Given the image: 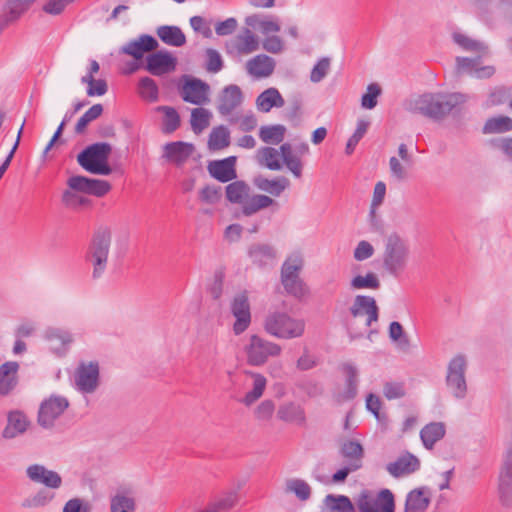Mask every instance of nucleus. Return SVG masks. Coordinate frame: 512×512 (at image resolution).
<instances>
[{"mask_svg":"<svg viewBox=\"0 0 512 512\" xmlns=\"http://www.w3.org/2000/svg\"><path fill=\"white\" fill-rule=\"evenodd\" d=\"M468 96L462 93H424L406 103V109L415 114L423 115L434 121L444 119L460 104L467 101Z\"/></svg>","mask_w":512,"mask_h":512,"instance_id":"obj_1","label":"nucleus"},{"mask_svg":"<svg viewBox=\"0 0 512 512\" xmlns=\"http://www.w3.org/2000/svg\"><path fill=\"white\" fill-rule=\"evenodd\" d=\"M112 241V232L108 227H100L93 234L87 249L85 260L92 266V278L102 277L106 271Z\"/></svg>","mask_w":512,"mask_h":512,"instance_id":"obj_2","label":"nucleus"},{"mask_svg":"<svg viewBox=\"0 0 512 512\" xmlns=\"http://www.w3.org/2000/svg\"><path fill=\"white\" fill-rule=\"evenodd\" d=\"M409 245L399 234L391 233L387 236L383 251V268L393 277H399L407 267L409 259Z\"/></svg>","mask_w":512,"mask_h":512,"instance_id":"obj_3","label":"nucleus"},{"mask_svg":"<svg viewBox=\"0 0 512 512\" xmlns=\"http://www.w3.org/2000/svg\"><path fill=\"white\" fill-rule=\"evenodd\" d=\"M111 152L112 146L109 143H93L77 155V162L89 173L107 176L112 173L108 163Z\"/></svg>","mask_w":512,"mask_h":512,"instance_id":"obj_4","label":"nucleus"},{"mask_svg":"<svg viewBox=\"0 0 512 512\" xmlns=\"http://www.w3.org/2000/svg\"><path fill=\"white\" fill-rule=\"evenodd\" d=\"M264 328L267 333L277 338L293 339L304 334L305 322L284 312H274L266 317Z\"/></svg>","mask_w":512,"mask_h":512,"instance_id":"obj_5","label":"nucleus"},{"mask_svg":"<svg viewBox=\"0 0 512 512\" xmlns=\"http://www.w3.org/2000/svg\"><path fill=\"white\" fill-rule=\"evenodd\" d=\"M358 512H395V499L389 489H382L376 496L370 490H362L355 498Z\"/></svg>","mask_w":512,"mask_h":512,"instance_id":"obj_6","label":"nucleus"},{"mask_svg":"<svg viewBox=\"0 0 512 512\" xmlns=\"http://www.w3.org/2000/svg\"><path fill=\"white\" fill-rule=\"evenodd\" d=\"M281 346L270 342L258 335H251L249 344L245 347L248 364L252 366H261L265 364L269 357L280 355Z\"/></svg>","mask_w":512,"mask_h":512,"instance_id":"obj_7","label":"nucleus"},{"mask_svg":"<svg viewBox=\"0 0 512 512\" xmlns=\"http://www.w3.org/2000/svg\"><path fill=\"white\" fill-rule=\"evenodd\" d=\"M466 367L467 362L463 355L455 356L448 364L446 384L458 399H463L466 396Z\"/></svg>","mask_w":512,"mask_h":512,"instance_id":"obj_8","label":"nucleus"},{"mask_svg":"<svg viewBox=\"0 0 512 512\" xmlns=\"http://www.w3.org/2000/svg\"><path fill=\"white\" fill-rule=\"evenodd\" d=\"M99 364L97 361L81 362L75 370V386L84 394L94 393L99 386Z\"/></svg>","mask_w":512,"mask_h":512,"instance_id":"obj_9","label":"nucleus"},{"mask_svg":"<svg viewBox=\"0 0 512 512\" xmlns=\"http://www.w3.org/2000/svg\"><path fill=\"white\" fill-rule=\"evenodd\" d=\"M69 402L62 396H51L42 402L38 411V424L45 428L54 426L55 420L68 408Z\"/></svg>","mask_w":512,"mask_h":512,"instance_id":"obj_10","label":"nucleus"},{"mask_svg":"<svg viewBox=\"0 0 512 512\" xmlns=\"http://www.w3.org/2000/svg\"><path fill=\"white\" fill-rule=\"evenodd\" d=\"M231 313L235 317L233 331L235 335H240L246 331L251 323V312L248 294L243 291L237 294L231 303Z\"/></svg>","mask_w":512,"mask_h":512,"instance_id":"obj_11","label":"nucleus"},{"mask_svg":"<svg viewBox=\"0 0 512 512\" xmlns=\"http://www.w3.org/2000/svg\"><path fill=\"white\" fill-rule=\"evenodd\" d=\"M349 312L353 319L366 315V328L370 327L373 322L378 321L379 318V308L375 299L367 295L355 296Z\"/></svg>","mask_w":512,"mask_h":512,"instance_id":"obj_12","label":"nucleus"},{"mask_svg":"<svg viewBox=\"0 0 512 512\" xmlns=\"http://www.w3.org/2000/svg\"><path fill=\"white\" fill-rule=\"evenodd\" d=\"M177 59L168 51H156L146 58L145 69L154 76H161L176 69Z\"/></svg>","mask_w":512,"mask_h":512,"instance_id":"obj_13","label":"nucleus"},{"mask_svg":"<svg viewBox=\"0 0 512 512\" xmlns=\"http://www.w3.org/2000/svg\"><path fill=\"white\" fill-rule=\"evenodd\" d=\"M208 92L209 85L207 83L197 78H187L181 87L180 95L185 102L202 105L209 101Z\"/></svg>","mask_w":512,"mask_h":512,"instance_id":"obj_14","label":"nucleus"},{"mask_svg":"<svg viewBox=\"0 0 512 512\" xmlns=\"http://www.w3.org/2000/svg\"><path fill=\"white\" fill-rule=\"evenodd\" d=\"M31 422L27 415L21 410H11L7 413V423L2 430L1 436L5 440L15 439L23 435L30 427Z\"/></svg>","mask_w":512,"mask_h":512,"instance_id":"obj_15","label":"nucleus"},{"mask_svg":"<svg viewBox=\"0 0 512 512\" xmlns=\"http://www.w3.org/2000/svg\"><path fill=\"white\" fill-rule=\"evenodd\" d=\"M27 477L34 483L42 484L48 489H58L62 485L61 476L40 464H33L26 469Z\"/></svg>","mask_w":512,"mask_h":512,"instance_id":"obj_16","label":"nucleus"},{"mask_svg":"<svg viewBox=\"0 0 512 512\" xmlns=\"http://www.w3.org/2000/svg\"><path fill=\"white\" fill-rule=\"evenodd\" d=\"M158 41L151 35L142 34L138 39L131 40L120 48V53L141 60L145 53L155 51Z\"/></svg>","mask_w":512,"mask_h":512,"instance_id":"obj_17","label":"nucleus"},{"mask_svg":"<svg viewBox=\"0 0 512 512\" xmlns=\"http://www.w3.org/2000/svg\"><path fill=\"white\" fill-rule=\"evenodd\" d=\"M499 497L503 506L512 507V448L507 452L499 475Z\"/></svg>","mask_w":512,"mask_h":512,"instance_id":"obj_18","label":"nucleus"},{"mask_svg":"<svg viewBox=\"0 0 512 512\" xmlns=\"http://www.w3.org/2000/svg\"><path fill=\"white\" fill-rule=\"evenodd\" d=\"M195 147L192 143L175 141L166 143L163 147V155L168 162L176 166H182L193 154Z\"/></svg>","mask_w":512,"mask_h":512,"instance_id":"obj_19","label":"nucleus"},{"mask_svg":"<svg viewBox=\"0 0 512 512\" xmlns=\"http://www.w3.org/2000/svg\"><path fill=\"white\" fill-rule=\"evenodd\" d=\"M243 102V93L238 85L230 84L226 86L219 95L218 112L223 115H229Z\"/></svg>","mask_w":512,"mask_h":512,"instance_id":"obj_20","label":"nucleus"},{"mask_svg":"<svg viewBox=\"0 0 512 512\" xmlns=\"http://www.w3.org/2000/svg\"><path fill=\"white\" fill-rule=\"evenodd\" d=\"M247 253L251 262L259 268L272 266L277 256L276 249L266 243H254L250 245Z\"/></svg>","mask_w":512,"mask_h":512,"instance_id":"obj_21","label":"nucleus"},{"mask_svg":"<svg viewBox=\"0 0 512 512\" xmlns=\"http://www.w3.org/2000/svg\"><path fill=\"white\" fill-rule=\"evenodd\" d=\"M236 161L237 158L235 156L211 161L208 164V171L213 178L220 182L226 183L232 181L237 177L235 169Z\"/></svg>","mask_w":512,"mask_h":512,"instance_id":"obj_22","label":"nucleus"},{"mask_svg":"<svg viewBox=\"0 0 512 512\" xmlns=\"http://www.w3.org/2000/svg\"><path fill=\"white\" fill-rule=\"evenodd\" d=\"M44 338L50 343L51 350L59 356L64 355L73 342V337L69 331L56 327L47 328Z\"/></svg>","mask_w":512,"mask_h":512,"instance_id":"obj_23","label":"nucleus"},{"mask_svg":"<svg viewBox=\"0 0 512 512\" xmlns=\"http://www.w3.org/2000/svg\"><path fill=\"white\" fill-rule=\"evenodd\" d=\"M419 468V459L409 452L400 456L396 461L391 462L386 466L389 474L395 478H400L404 475L412 474L419 470Z\"/></svg>","mask_w":512,"mask_h":512,"instance_id":"obj_24","label":"nucleus"},{"mask_svg":"<svg viewBox=\"0 0 512 512\" xmlns=\"http://www.w3.org/2000/svg\"><path fill=\"white\" fill-rule=\"evenodd\" d=\"M19 363L8 361L0 366V395H9L18 385Z\"/></svg>","mask_w":512,"mask_h":512,"instance_id":"obj_25","label":"nucleus"},{"mask_svg":"<svg viewBox=\"0 0 512 512\" xmlns=\"http://www.w3.org/2000/svg\"><path fill=\"white\" fill-rule=\"evenodd\" d=\"M431 502L430 490L426 487L413 489L406 496L405 512H424Z\"/></svg>","mask_w":512,"mask_h":512,"instance_id":"obj_26","label":"nucleus"},{"mask_svg":"<svg viewBox=\"0 0 512 512\" xmlns=\"http://www.w3.org/2000/svg\"><path fill=\"white\" fill-rule=\"evenodd\" d=\"M35 0H8L7 11L0 16V32L16 21Z\"/></svg>","mask_w":512,"mask_h":512,"instance_id":"obj_27","label":"nucleus"},{"mask_svg":"<svg viewBox=\"0 0 512 512\" xmlns=\"http://www.w3.org/2000/svg\"><path fill=\"white\" fill-rule=\"evenodd\" d=\"M274 68V60L265 54L257 55L247 62L248 73L258 78L270 76Z\"/></svg>","mask_w":512,"mask_h":512,"instance_id":"obj_28","label":"nucleus"},{"mask_svg":"<svg viewBox=\"0 0 512 512\" xmlns=\"http://www.w3.org/2000/svg\"><path fill=\"white\" fill-rule=\"evenodd\" d=\"M230 47L237 50L240 54H249L258 49L259 43L253 32L245 28L242 34H239L231 44L227 45L228 52H231Z\"/></svg>","mask_w":512,"mask_h":512,"instance_id":"obj_29","label":"nucleus"},{"mask_svg":"<svg viewBox=\"0 0 512 512\" xmlns=\"http://www.w3.org/2000/svg\"><path fill=\"white\" fill-rule=\"evenodd\" d=\"M284 105V98L274 87L264 90L256 99L258 110L264 113H268L273 107L280 108Z\"/></svg>","mask_w":512,"mask_h":512,"instance_id":"obj_30","label":"nucleus"},{"mask_svg":"<svg viewBox=\"0 0 512 512\" xmlns=\"http://www.w3.org/2000/svg\"><path fill=\"white\" fill-rule=\"evenodd\" d=\"M159 39L174 47H181L186 43V36L178 26L162 25L156 29Z\"/></svg>","mask_w":512,"mask_h":512,"instance_id":"obj_31","label":"nucleus"},{"mask_svg":"<svg viewBox=\"0 0 512 512\" xmlns=\"http://www.w3.org/2000/svg\"><path fill=\"white\" fill-rule=\"evenodd\" d=\"M254 185L258 189L277 197L280 196V194L290 185V181L284 176L269 180L264 176L259 175L254 178Z\"/></svg>","mask_w":512,"mask_h":512,"instance_id":"obj_32","label":"nucleus"},{"mask_svg":"<svg viewBox=\"0 0 512 512\" xmlns=\"http://www.w3.org/2000/svg\"><path fill=\"white\" fill-rule=\"evenodd\" d=\"M445 425L442 422H432L420 431V438L426 449H432L435 443L445 436Z\"/></svg>","mask_w":512,"mask_h":512,"instance_id":"obj_33","label":"nucleus"},{"mask_svg":"<svg viewBox=\"0 0 512 512\" xmlns=\"http://www.w3.org/2000/svg\"><path fill=\"white\" fill-rule=\"evenodd\" d=\"M452 38L465 51L475 52L477 55H489V47L482 41L473 39L460 32L453 33Z\"/></svg>","mask_w":512,"mask_h":512,"instance_id":"obj_34","label":"nucleus"},{"mask_svg":"<svg viewBox=\"0 0 512 512\" xmlns=\"http://www.w3.org/2000/svg\"><path fill=\"white\" fill-rule=\"evenodd\" d=\"M279 419L286 422L303 424L305 422V413L302 407L296 403L289 402L279 407L277 411Z\"/></svg>","mask_w":512,"mask_h":512,"instance_id":"obj_35","label":"nucleus"},{"mask_svg":"<svg viewBox=\"0 0 512 512\" xmlns=\"http://www.w3.org/2000/svg\"><path fill=\"white\" fill-rule=\"evenodd\" d=\"M512 131V118L499 115L488 118L482 128L483 134H500Z\"/></svg>","mask_w":512,"mask_h":512,"instance_id":"obj_36","label":"nucleus"},{"mask_svg":"<svg viewBox=\"0 0 512 512\" xmlns=\"http://www.w3.org/2000/svg\"><path fill=\"white\" fill-rule=\"evenodd\" d=\"M342 371L346 376V388L342 396L345 400H352L356 397L358 391V370L354 365L344 363Z\"/></svg>","mask_w":512,"mask_h":512,"instance_id":"obj_37","label":"nucleus"},{"mask_svg":"<svg viewBox=\"0 0 512 512\" xmlns=\"http://www.w3.org/2000/svg\"><path fill=\"white\" fill-rule=\"evenodd\" d=\"M340 454L348 459L349 464L359 465V468L362 467L364 450L359 442L353 440L345 441L340 448Z\"/></svg>","mask_w":512,"mask_h":512,"instance_id":"obj_38","label":"nucleus"},{"mask_svg":"<svg viewBox=\"0 0 512 512\" xmlns=\"http://www.w3.org/2000/svg\"><path fill=\"white\" fill-rule=\"evenodd\" d=\"M225 191L229 202L243 206L249 196L250 187L244 181H234L226 186Z\"/></svg>","mask_w":512,"mask_h":512,"instance_id":"obj_39","label":"nucleus"},{"mask_svg":"<svg viewBox=\"0 0 512 512\" xmlns=\"http://www.w3.org/2000/svg\"><path fill=\"white\" fill-rule=\"evenodd\" d=\"M273 203L274 200L266 195L257 194L252 197L248 196L242 206V213L245 216H251L258 211L269 207Z\"/></svg>","mask_w":512,"mask_h":512,"instance_id":"obj_40","label":"nucleus"},{"mask_svg":"<svg viewBox=\"0 0 512 512\" xmlns=\"http://www.w3.org/2000/svg\"><path fill=\"white\" fill-rule=\"evenodd\" d=\"M230 145V132L221 125L212 129L208 139V147L212 151L222 150Z\"/></svg>","mask_w":512,"mask_h":512,"instance_id":"obj_41","label":"nucleus"},{"mask_svg":"<svg viewBox=\"0 0 512 512\" xmlns=\"http://www.w3.org/2000/svg\"><path fill=\"white\" fill-rule=\"evenodd\" d=\"M325 505L331 512H356V505L345 495L329 494L325 497Z\"/></svg>","mask_w":512,"mask_h":512,"instance_id":"obj_42","label":"nucleus"},{"mask_svg":"<svg viewBox=\"0 0 512 512\" xmlns=\"http://www.w3.org/2000/svg\"><path fill=\"white\" fill-rule=\"evenodd\" d=\"M285 133L286 128L281 124L262 126L259 137L264 143L277 145L284 140Z\"/></svg>","mask_w":512,"mask_h":512,"instance_id":"obj_43","label":"nucleus"},{"mask_svg":"<svg viewBox=\"0 0 512 512\" xmlns=\"http://www.w3.org/2000/svg\"><path fill=\"white\" fill-rule=\"evenodd\" d=\"M55 497V493L51 492L48 488L38 490L34 495L25 498L21 506L23 508L33 509L40 508L48 505Z\"/></svg>","mask_w":512,"mask_h":512,"instance_id":"obj_44","label":"nucleus"},{"mask_svg":"<svg viewBox=\"0 0 512 512\" xmlns=\"http://www.w3.org/2000/svg\"><path fill=\"white\" fill-rule=\"evenodd\" d=\"M138 94L142 99L148 102H156L159 98V89L155 80L148 76L140 78L138 82Z\"/></svg>","mask_w":512,"mask_h":512,"instance_id":"obj_45","label":"nucleus"},{"mask_svg":"<svg viewBox=\"0 0 512 512\" xmlns=\"http://www.w3.org/2000/svg\"><path fill=\"white\" fill-rule=\"evenodd\" d=\"M389 337L392 342L397 343L398 348L401 351L408 352L410 350V339L408 335L404 332L403 326L399 322L393 321L390 323Z\"/></svg>","mask_w":512,"mask_h":512,"instance_id":"obj_46","label":"nucleus"},{"mask_svg":"<svg viewBox=\"0 0 512 512\" xmlns=\"http://www.w3.org/2000/svg\"><path fill=\"white\" fill-rule=\"evenodd\" d=\"M211 113L209 110L199 107L191 112V128L194 133L199 134L210 124Z\"/></svg>","mask_w":512,"mask_h":512,"instance_id":"obj_47","label":"nucleus"},{"mask_svg":"<svg viewBox=\"0 0 512 512\" xmlns=\"http://www.w3.org/2000/svg\"><path fill=\"white\" fill-rule=\"evenodd\" d=\"M285 491L288 493H294L301 501H306L311 496V487L309 484L304 480L297 478L286 481Z\"/></svg>","mask_w":512,"mask_h":512,"instance_id":"obj_48","label":"nucleus"},{"mask_svg":"<svg viewBox=\"0 0 512 512\" xmlns=\"http://www.w3.org/2000/svg\"><path fill=\"white\" fill-rule=\"evenodd\" d=\"M253 376V388L247 392L242 402L250 406L257 401L262 395L266 387V378L261 374H252Z\"/></svg>","mask_w":512,"mask_h":512,"instance_id":"obj_49","label":"nucleus"},{"mask_svg":"<svg viewBox=\"0 0 512 512\" xmlns=\"http://www.w3.org/2000/svg\"><path fill=\"white\" fill-rule=\"evenodd\" d=\"M380 285L381 284L378 279V276L373 272H369L365 276L357 275L350 282V287L355 290H360V289L376 290V289L380 288Z\"/></svg>","mask_w":512,"mask_h":512,"instance_id":"obj_50","label":"nucleus"},{"mask_svg":"<svg viewBox=\"0 0 512 512\" xmlns=\"http://www.w3.org/2000/svg\"><path fill=\"white\" fill-rule=\"evenodd\" d=\"M103 113L102 104H94L90 107L78 120L75 126V133L82 134L86 130L88 124L97 118H99Z\"/></svg>","mask_w":512,"mask_h":512,"instance_id":"obj_51","label":"nucleus"},{"mask_svg":"<svg viewBox=\"0 0 512 512\" xmlns=\"http://www.w3.org/2000/svg\"><path fill=\"white\" fill-rule=\"evenodd\" d=\"M278 156V151L272 147H262L258 150L260 164L265 165L270 170H280L282 168Z\"/></svg>","mask_w":512,"mask_h":512,"instance_id":"obj_52","label":"nucleus"},{"mask_svg":"<svg viewBox=\"0 0 512 512\" xmlns=\"http://www.w3.org/2000/svg\"><path fill=\"white\" fill-rule=\"evenodd\" d=\"M157 110L164 113L163 131L165 133H172L178 129L180 126V116L173 107L159 106Z\"/></svg>","mask_w":512,"mask_h":512,"instance_id":"obj_53","label":"nucleus"},{"mask_svg":"<svg viewBox=\"0 0 512 512\" xmlns=\"http://www.w3.org/2000/svg\"><path fill=\"white\" fill-rule=\"evenodd\" d=\"M486 55L476 57H456V71L458 74L466 73L474 76L477 66L481 64L482 58Z\"/></svg>","mask_w":512,"mask_h":512,"instance_id":"obj_54","label":"nucleus"},{"mask_svg":"<svg viewBox=\"0 0 512 512\" xmlns=\"http://www.w3.org/2000/svg\"><path fill=\"white\" fill-rule=\"evenodd\" d=\"M111 512H134L135 500L123 494H116L111 498Z\"/></svg>","mask_w":512,"mask_h":512,"instance_id":"obj_55","label":"nucleus"},{"mask_svg":"<svg viewBox=\"0 0 512 512\" xmlns=\"http://www.w3.org/2000/svg\"><path fill=\"white\" fill-rule=\"evenodd\" d=\"M281 282L285 291L296 298H302L307 292L305 285L299 276L281 279Z\"/></svg>","mask_w":512,"mask_h":512,"instance_id":"obj_56","label":"nucleus"},{"mask_svg":"<svg viewBox=\"0 0 512 512\" xmlns=\"http://www.w3.org/2000/svg\"><path fill=\"white\" fill-rule=\"evenodd\" d=\"M78 192L71 190L70 188L65 190L62 194V203L70 209H77L82 206L90 205V200L83 197Z\"/></svg>","mask_w":512,"mask_h":512,"instance_id":"obj_57","label":"nucleus"},{"mask_svg":"<svg viewBox=\"0 0 512 512\" xmlns=\"http://www.w3.org/2000/svg\"><path fill=\"white\" fill-rule=\"evenodd\" d=\"M382 90L377 83H371L367 86L366 93L361 98V105L365 109H373L377 105V98Z\"/></svg>","mask_w":512,"mask_h":512,"instance_id":"obj_58","label":"nucleus"},{"mask_svg":"<svg viewBox=\"0 0 512 512\" xmlns=\"http://www.w3.org/2000/svg\"><path fill=\"white\" fill-rule=\"evenodd\" d=\"M382 402L378 396L370 393L366 399V408L375 416L380 423L387 421L386 413H382L381 410Z\"/></svg>","mask_w":512,"mask_h":512,"instance_id":"obj_59","label":"nucleus"},{"mask_svg":"<svg viewBox=\"0 0 512 512\" xmlns=\"http://www.w3.org/2000/svg\"><path fill=\"white\" fill-rule=\"evenodd\" d=\"M492 148L500 151L507 160L512 162V137H499L489 141Z\"/></svg>","mask_w":512,"mask_h":512,"instance_id":"obj_60","label":"nucleus"},{"mask_svg":"<svg viewBox=\"0 0 512 512\" xmlns=\"http://www.w3.org/2000/svg\"><path fill=\"white\" fill-rule=\"evenodd\" d=\"M206 70L211 73H217L223 68V60L220 53L213 49L208 48L206 50Z\"/></svg>","mask_w":512,"mask_h":512,"instance_id":"obj_61","label":"nucleus"},{"mask_svg":"<svg viewBox=\"0 0 512 512\" xmlns=\"http://www.w3.org/2000/svg\"><path fill=\"white\" fill-rule=\"evenodd\" d=\"M90 183H91V178L81 176V175L71 176L67 180V186L71 190H73L75 192L84 193V194H89Z\"/></svg>","mask_w":512,"mask_h":512,"instance_id":"obj_62","label":"nucleus"},{"mask_svg":"<svg viewBox=\"0 0 512 512\" xmlns=\"http://www.w3.org/2000/svg\"><path fill=\"white\" fill-rule=\"evenodd\" d=\"M330 69V59L324 57L320 59L316 65L313 67L310 80L314 83H318L324 79Z\"/></svg>","mask_w":512,"mask_h":512,"instance_id":"obj_63","label":"nucleus"},{"mask_svg":"<svg viewBox=\"0 0 512 512\" xmlns=\"http://www.w3.org/2000/svg\"><path fill=\"white\" fill-rule=\"evenodd\" d=\"M384 396L388 400L399 399L405 396L404 385L398 382H387L383 389Z\"/></svg>","mask_w":512,"mask_h":512,"instance_id":"obj_64","label":"nucleus"}]
</instances>
